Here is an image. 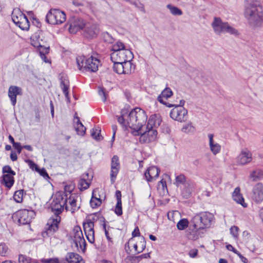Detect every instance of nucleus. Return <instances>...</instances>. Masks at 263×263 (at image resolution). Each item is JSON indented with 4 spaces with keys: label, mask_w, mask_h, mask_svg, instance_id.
Masks as SVG:
<instances>
[{
    "label": "nucleus",
    "mask_w": 263,
    "mask_h": 263,
    "mask_svg": "<svg viewBox=\"0 0 263 263\" xmlns=\"http://www.w3.org/2000/svg\"><path fill=\"white\" fill-rule=\"evenodd\" d=\"M22 95V89L16 86H10L8 90V96L11 100V104L15 106L16 103V96Z\"/></svg>",
    "instance_id": "obj_19"
},
{
    "label": "nucleus",
    "mask_w": 263,
    "mask_h": 263,
    "mask_svg": "<svg viewBox=\"0 0 263 263\" xmlns=\"http://www.w3.org/2000/svg\"><path fill=\"white\" fill-rule=\"evenodd\" d=\"M117 117L118 122L124 129H127L129 127L137 132L142 130L147 118L145 111L138 107L130 111L123 109L121 111V116Z\"/></svg>",
    "instance_id": "obj_1"
},
{
    "label": "nucleus",
    "mask_w": 263,
    "mask_h": 263,
    "mask_svg": "<svg viewBox=\"0 0 263 263\" xmlns=\"http://www.w3.org/2000/svg\"><path fill=\"white\" fill-rule=\"evenodd\" d=\"M72 237L76 247L80 248L83 252L86 249V243L84 238L81 228L80 226H75L72 230Z\"/></svg>",
    "instance_id": "obj_12"
},
{
    "label": "nucleus",
    "mask_w": 263,
    "mask_h": 263,
    "mask_svg": "<svg viewBox=\"0 0 263 263\" xmlns=\"http://www.w3.org/2000/svg\"><path fill=\"white\" fill-rule=\"evenodd\" d=\"M10 158L12 161H15L17 160V156L16 154L14 152H11L10 154Z\"/></svg>",
    "instance_id": "obj_62"
},
{
    "label": "nucleus",
    "mask_w": 263,
    "mask_h": 263,
    "mask_svg": "<svg viewBox=\"0 0 263 263\" xmlns=\"http://www.w3.org/2000/svg\"><path fill=\"white\" fill-rule=\"evenodd\" d=\"M195 131V127L192 125L191 123H187L183 125L182 128V132L185 133H193Z\"/></svg>",
    "instance_id": "obj_42"
},
{
    "label": "nucleus",
    "mask_w": 263,
    "mask_h": 263,
    "mask_svg": "<svg viewBox=\"0 0 263 263\" xmlns=\"http://www.w3.org/2000/svg\"><path fill=\"white\" fill-rule=\"evenodd\" d=\"M10 252L8 246L5 242L0 243V255L2 256L7 257Z\"/></svg>",
    "instance_id": "obj_35"
},
{
    "label": "nucleus",
    "mask_w": 263,
    "mask_h": 263,
    "mask_svg": "<svg viewBox=\"0 0 263 263\" xmlns=\"http://www.w3.org/2000/svg\"><path fill=\"white\" fill-rule=\"evenodd\" d=\"M100 132L101 130L99 129V127H98V128H92L91 131V137L97 140H100L101 139Z\"/></svg>",
    "instance_id": "obj_45"
},
{
    "label": "nucleus",
    "mask_w": 263,
    "mask_h": 263,
    "mask_svg": "<svg viewBox=\"0 0 263 263\" xmlns=\"http://www.w3.org/2000/svg\"><path fill=\"white\" fill-rule=\"evenodd\" d=\"M36 172H38L41 176L44 177H49L46 171V170L44 168H42L40 169L39 167H38L37 171H35Z\"/></svg>",
    "instance_id": "obj_54"
},
{
    "label": "nucleus",
    "mask_w": 263,
    "mask_h": 263,
    "mask_svg": "<svg viewBox=\"0 0 263 263\" xmlns=\"http://www.w3.org/2000/svg\"><path fill=\"white\" fill-rule=\"evenodd\" d=\"M46 41L41 31L36 32L31 37V45L37 48L41 59L45 62L48 63L46 54L49 52V46H46Z\"/></svg>",
    "instance_id": "obj_4"
},
{
    "label": "nucleus",
    "mask_w": 263,
    "mask_h": 263,
    "mask_svg": "<svg viewBox=\"0 0 263 263\" xmlns=\"http://www.w3.org/2000/svg\"><path fill=\"white\" fill-rule=\"evenodd\" d=\"M252 154L249 151H242L237 157L236 162L239 165H245L252 161Z\"/></svg>",
    "instance_id": "obj_18"
},
{
    "label": "nucleus",
    "mask_w": 263,
    "mask_h": 263,
    "mask_svg": "<svg viewBox=\"0 0 263 263\" xmlns=\"http://www.w3.org/2000/svg\"><path fill=\"white\" fill-rule=\"evenodd\" d=\"M120 163L119 158L115 155L111 159V172H110V181L112 184L114 183L116 177L120 170Z\"/></svg>",
    "instance_id": "obj_15"
},
{
    "label": "nucleus",
    "mask_w": 263,
    "mask_h": 263,
    "mask_svg": "<svg viewBox=\"0 0 263 263\" xmlns=\"http://www.w3.org/2000/svg\"><path fill=\"white\" fill-rule=\"evenodd\" d=\"M252 199L256 203H260L263 200V185L257 183L253 188Z\"/></svg>",
    "instance_id": "obj_16"
},
{
    "label": "nucleus",
    "mask_w": 263,
    "mask_h": 263,
    "mask_svg": "<svg viewBox=\"0 0 263 263\" xmlns=\"http://www.w3.org/2000/svg\"><path fill=\"white\" fill-rule=\"evenodd\" d=\"M18 262L19 263H36V261L32 260L29 257L22 254L19 255Z\"/></svg>",
    "instance_id": "obj_40"
},
{
    "label": "nucleus",
    "mask_w": 263,
    "mask_h": 263,
    "mask_svg": "<svg viewBox=\"0 0 263 263\" xmlns=\"http://www.w3.org/2000/svg\"><path fill=\"white\" fill-rule=\"evenodd\" d=\"M188 180L184 175L181 174L176 176L174 184L177 187H180L185 184Z\"/></svg>",
    "instance_id": "obj_32"
},
{
    "label": "nucleus",
    "mask_w": 263,
    "mask_h": 263,
    "mask_svg": "<svg viewBox=\"0 0 263 263\" xmlns=\"http://www.w3.org/2000/svg\"><path fill=\"white\" fill-rule=\"evenodd\" d=\"M88 241L91 243H93L95 242V232L94 230L92 229L89 231H84Z\"/></svg>",
    "instance_id": "obj_43"
},
{
    "label": "nucleus",
    "mask_w": 263,
    "mask_h": 263,
    "mask_svg": "<svg viewBox=\"0 0 263 263\" xmlns=\"http://www.w3.org/2000/svg\"><path fill=\"white\" fill-rule=\"evenodd\" d=\"M115 213L118 216H121L122 214V202H117L115 206Z\"/></svg>",
    "instance_id": "obj_49"
},
{
    "label": "nucleus",
    "mask_w": 263,
    "mask_h": 263,
    "mask_svg": "<svg viewBox=\"0 0 263 263\" xmlns=\"http://www.w3.org/2000/svg\"><path fill=\"white\" fill-rule=\"evenodd\" d=\"M13 146L17 151L18 154H20L21 153L23 146H21L20 143L16 142L15 143H14Z\"/></svg>",
    "instance_id": "obj_56"
},
{
    "label": "nucleus",
    "mask_w": 263,
    "mask_h": 263,
    "mask_svg": "<svg viewBox=\"0 0 263 263\" xmlns=\"http://www.w3.org/2000/svg\"><path fill=\"white\" fill-rule=\"evenodd\" d=\"M139 241L137 242L138 247L139 248L138 253L142 252L145 248L146 241L144 237H141L139 238Z\"/></svg>",
    "instance_id": "obj_44"
},
{
    "label": "nucleus",
    "mask_w": 263,
    "mask_h": 263,
    "mask_svg": "<svg viewBox=\"0 0 263 263\" xmlns=\"http://www.w3.org/2000/svg\"><path fill=\"white\" fill-rule=\"evenodd\" d=\"M28 164L30 168L33 170L37 171L39 166L31 160H28Z\"/></svg>",
    "instance_id": "obj_57"
},
{
    "label": "nucleus",
    "mask_w": 263,
    "mask_h": 263,
    "mask_svg": "<svg viewBox=\"0 0 263 263\" xmlns=\"http://www.w3.org/2000/svg\"><path fill=\"white\" fill-rule=\"evenodd\" d=\"M189 224L188 220L186 218H183L178 222L177 227L179 230H183L188 227Z\"/></svg>",
    "instance_id": "obj_39"
},
{
    "label": "nucleus",
    "mask_w": 263,
    "mask_h": 263,
    "mask_svg": "<svg viewBox=\"0 0 263 263\" xmlns=\"http://www.w3.org/2000/svg\"><path fill=\"white\" fill-rule=\"evenodd\" d=\"M238 228L236 226H233L230 229V233L231 234H232V235L236 238L237 237L238 235Z\"/></svg>",
    "instance_id": "obj_52"
},
{
    "label": "nucleus",
    "mask_w": 263,
    "mask_h": 263,
    "mask_svg": "<svg viewBox=\"0 0 263 263\" xmlns=\"http://www.w3.org/2000/svg\"><path fill=\"white\" fill-rule=\"evenodd\" d=\"M198 250L196 249L191 250L189 252V255L192 258H195L198 254Z\"/></svg>",
    "instance_id": "obj_55"
},
{
    "label": "nucleus",
    "mask_w": 263,
    "mask_h": 263,
    "mask_svg": "<svg viewBox=\"0 0 263 263\" xmlns=\"http://www.w3.org/2000/svg\"><path fill=\"white\" fill-rule=\"evenodd\" d=\"M212 26L215 32L217 34L222 33H229L233 35L238 34L237 30L230 26L227 22H223L219 17H214Z\"/></svg>",
    "instance_id": "obj_8"
},
{
    "label": "nucleus",
    "mask_w": 263,
    "mask_h": 263,
    "mask_svg": "<svg viewBox=\"0 0 263 263\" xmlns=\"http://www.w3.org/2000/svg\"><path fill=\"white\" fill-rule=\"evenodd\" d=\"M195 185L194 182L191 180H188L187 182L183 185L181 189V194L186 199L188 198L191 195L194 190Z\"/></svg>",
    "instance_id": "obj_23"
},
{
    "label": "nucleus",
    "mask_w": 263,
    "mask_h": 263,
    "mask_svg": "<svg viewBox=\"0 0 263 263\" xmlns=\"http://www.w3.org/2000/svg\"><path fill=\"white\" fill-rule=\"evenodd\" d=\"M213 219L214 215L208 212H200L196 214L190 221L189 238L192 240L198 239V231L209 228Z\"/></svg>",
    "instance_id": "obj_2"
},
{
    "label": "nucleus",
    "mask_w": 263,
    "mask_h": 263,
    "mask_svg": "<svg viewBox=\"0 0 263 263\" xmlns=\"http://www.w3.org/2000/svg\"><path fill=\"white\" fill-rule=\"evenodd\" d=\"M210 148L212 153L215 155L219 153L221 150V146L217 143L210 145Z\"/></svg>",
    "instance_id": "obj_46"
},
{
    "label": "nucleus",
    "mask_w": 263,
    "mask_h": 263,
    "mask_svg": "<svg viewBox=\"0 0 263 263\" xmlns=\"http://www.w3.org/2000/svg\"><path fill=\"white\" fill-rule=\"evenodd\" d=\"M67 194L63 192H57L51 203L52 211L55 215H58L62 212L64 209H65L66 203L67 200Z\"/></svg>",
    "instance_id": "obj_7"
},
{
    "label": "nucleus",
    "mask_w": 263,
    "mask_h": 263,
    "mask_svg": "<svg viewBox=\"0 0 263 263\" xmlns=\"http://www.w3.org/2000/svg\"><path fill=\"white\" fill-rule=\"evenodd\" d=\"M11 17L13 23L23 30H28L29 28L30 24L25 14H24L19 9H14Z\"/></svg>",
    "instance_id": "obj_9"
},
{
    "label": "nucleus",
    "mask_w": 263,
    "mask_h": 263,
    "mask_svg": "<svg viewBox=\"0 0 263 263\" xmlns=\"http://www.w3.org/2000/svg\"><path fill=\"white\" fill-rule=\"evenodd\" d=\"M2 172L4 174H5L6 173L11 175H15L16 174L15 172L12 170L11 167L9 165H5L3 166Z\"/></svg>",
    "instance_id": "obj_48"
},
{
    "label": "nucleus",
    "mask_w": 263,
    "mask_h": 263,
    "mask_svg": "<svg viewBox=\"0 0 263 263\" xmlns=\"http://www.w3.org/2000/svg\"><path fill=\"white\" fill-rule=\"evenodd\" d=\"M98 93L101 97L102 100L103 102H105L107 98V94L105 92V89L103 88H99Z\"/></svg>",
    "instance_id": "obj_50"
},
{
    "label": "nucleus",
    "mask_w": 263,
    "mask_h": 263,
    "mask_svg": "<svg viewBox=\"0 0 263 263\" xmlns=\"http://www.w3.org/2000/svg\"><path fill=\"white\" fill-rule=\"evenodd\" d=\"M226 248L228 250L233 252L236 254L239 253V251L235 249L231 245H227Z\"/></svg>",
    "instance_id": "obj_59"
},
{
    "label": "nucleus",
    "mask_w": 263,
    "mask_h": 263,
    "mask_svg": "<svg viewBox=\"0 0 263 263\" xmlns=\"http://www.w3.org/2000/svg\"><path fill=\"white\" fill-rule=\"evenodd\" d=\"M60 221L61 217L58 215H55L54 218L50 219L47 223V231L48 233L56 232L58 230L59 223Z\"/></svg>",
    "instance_id": "obj_24"
},
{
    "label": "nucleus",
    "mask_w": 263,
    "mask_h": 263,
    "mask_svg": "<svg viewBox=\"0 0 263 263\" xmlns=\"http://www.w3.org/2000/svg\"><path fill=\"white\" fill-rule=\"evenodd\" d=\"M47 23L51 25H60L66 21V14L59 9H51L46 16Z\"/></svg>",
    "instance_id": "obj_10"
},
{
    "label": "nucleus",
    "mask_w": 263,
    "mask_h": 263,
    "mask_svg": "<svg viewBox=\"0 0 263 263\" xmlns=\"http://www.w3.org/2000/svg\"><path fill=\"white\" fill-rule=\"evenodd\" d=\"M14 176L10 174H4L3 175L2 183L6 187L10 189L14 183Z\"/></svg>",
    "instance_id": "obj_28"
},
{
    "label": "nucleus",
    "mask_w": 263,
    "mask_h": 263,
    "mask_svg": "<svg viewBox=\"0 0 263 263\" xmlns=\"http://www.w3.org/2000/svg\"><path fill=\"white\" fill-rule=\"evenodd\" d=\"M99 29L96 24H86L85 35L87 37H95L99 33Z\"/></svg>",
    "instance_id": "obj_25"
},
{
    "label": "nucleus",
    "mask_w": 263,
    "mask_h": 263,
    "mask_svg": "<svg viewBox=\"0 0 263 263\" xmlns=\"http://www.w3.org/2000/svg\"><path fill=\"white\" fill-rule=\"evenodd\" d=\"M170 117L178 122H185L188 118V111L183 107H175L170 112Z\"/></svg>",
    "instance_id": "obj_14"
},
{
    "label": "nucleus",
    "mask_w": 263,
    "mask_h": 263,
    "mask_svg": "<svg viewBox=\"0 0 263 263\" xmlns=\"http://www.w3.org/2000/svg\"><path fill=\"white\" fill-rule=\"evenodd\" d=\"M131 61H126L123 62L124 74H129L133 70V65L130 62Z\"/></svg>",
    "instance_id": "obj_38"
},
{
    "label": "nucleus",
    "mask_w": 263,
    "mask_h": 263,
    "mask_svg": "<svg viewBox=\"0 0 263 263\" xmlns=\"http://www.w3.org/2000/svg\"><path fill=\"white\" fill-rule=\"evenodd\" d=\"M60 79L61 81L60 87L68 102L70 101L68 89L69 88V82L66 76L61 74Z\"/></svg>",
    "instance_id": "obj_21"
},
{
    "label": "nucleus",
    "mask_w": 263,
    "mask_h": 263,
    "mask_svg": "<svg viewBox=\"0 0 263 263\" xmlns=\"http://www.w3.org/2000/svg\"><path fill=\"white\" fill-rule=\"evenodd\" d=\"M134 58L132 52L129 49L121 50L116 52H112L110 54L111 61L125 62L132 61Z\"/></svg>",
    "instance_id": "obj_13"
},
{
    "label": "nucleus",
    "mask_w": 263,
    "mask_h": 263,
    "mask_svg": "<svg viewBox=\"0 0 263 263\" xmlns=\"http://www.w3.org/2000/svg\"><path fill=\"white\" fill-rule=\"evenodd\" d=\"M114 63L113 69L118 74H124L123 64L122 62L111 61Z\"/></svg>",
    "instance_id": "obj_33"
},
{
    "label": "nucleus",
    "mask_w": 263,
    "mask_h": 263,
    "mask_svg": "<svg viewBox=\"0 0 263 263\" xmlns=\"http://www.w3.org/2000/svg\"><path fill=\"white\" fill-rule=\"evenodd\" d=\"M25 194L24 190L16 191L13 195L14 200L17 203H21L23 201L24 194Z\"/></svg>",
    "instance_id": "obj_37"
},
{
    "label": "nucleus",
    "mask_w": 263,
    "mask_h": 263,
    "mask_svg": "<svg viewBox=\"0 0 263 263\" xmlns=\"http://www.w3.org/2000/svg\"><path fill=\"white\" fill-rule=\"evenodd\" d=\"M208 137L209 139V146L213 144V143H215L214 140H213V137H214L213 134H209Z\"/></svg>",
    "instance_id": "obj_64"
},
{
    "label": "nucleus",
    "mask_w": 263,
    "mask_h": 263,
    "mask_svg": "<svg viewBox=\"0 0 263 263\" xmlns=\"http://www.w3.org/2000/svg\"><path fill=\"white\" fill-rule=\"evenodd\" d=\"M35 215V213L33 210L24 209L17 211L13 216L17 219L19 224L25 225L29 224Z\"/></svg>",
    "instance_id": "obj_11"
},
{
    "label": "nucleus",
    "mask_w": 263,
    "mask_h": 263,
    "mask_svg": "<svg viewBox=\"0 0 263 263\" xmlns=\"http://www.w3.org/2000/svg\"><path fill=\"white\" fill-rule=\"evenodd\" d=\"M85 26L86 23L83 19L77 18L70 24L69 31L71 33H76L79 30L83 29Z\"/></svg>",
    "instance_id": "obj_20"
},
{
    "label": "nucleus",
    "mask_w": 263,
    "mask_h": 263,
    "mask_svg": "<svg viewBox=\"0 0 263 263\" xmlns=\"http://www.w3.org/2000/svg\"><path fill=\"white\" fill-rule=\"evenodd\" d=\"M103 229L104 230L106 238L110 242V243L108 245V246H110L111 245V244H112V239H111V238L110 237V236L109 235L108 231L106 230V224L105 223L103 224Z\"/></svg>",
    "instance_id": "obj_53"
},
{
    "label": "nucleus",
    "mask_w": 263,
    "mask_h": 263,
    "mask_svg": "<svg viewBox=\"0 0 263 263\" xmlns=\"http://www.w3.org/2000/svg\"><path fill=\"white\" fill-rule=\"evenodd\" d=\"M94 223L93 222L90 221L87 223L83 224V228L84 231H89L90 230L93 229Z\"/></svg>",
    "instance_id": "obj_51"
},
{
    "label": "nucleus",
    "mask_w": 263,
    "mask_h": 263,
    "mask_svg": "<svg viewBox=\"0 0 263 263\" xmlns=\"http://www.w3.org/2000/svg\"><path fill=\"white\" fill-rule=\"evenodd\" d=\"M244 14L249 23L258 26L262 20V8L258 0H246Z\"/></svg>",
    "instance_id": "obj_3"
},
{
    "label": "nucleus",
    "mask_w": 263,
    "mask_h": 263,
    "mask_svg": "<svg viewBox=\"0 0 263 263\" xmlns=\"http://www.w3.org/2000/svg\"><path fill=\"white\" fill-rule=\"evenodd\" d=\"M134 241L133 238H131L129 239L128 241L127 242L125 245V249L126 250V251L129 253L128 252V251H130V247H129V243H132V242H133Z\"/></svg>",
    "instance_id": "obj_58"
},
{
    "label": "nucleus",
    "mask_w": 263,
    "mask_h": 263,
    "mask_svg": "<svg viewBox=\"0 0 263 263\" xmlns=\"http://www.w3.org/2000/svg\"><path fill=\"white\" fill-rule=\"evenodd\" d=\"M102 201L100 198L92 197L90 201V204L92 208H96L100 206Z\"/></svg>",
    "instance_id": "obj_47"
},
{
    "label": "nucleus",
    "mask_w": 263,
    "mask_h": 263,
    "mask_svg": "<svg viewBox=\"0 0 263 263\" xmlns=\"http://www.w3.org/2000/svg\"><path fill=\"white\" fill-rule=\"evenodd\" d=\"M263 177V171L260 170H256L253 171L250 175V178L253 181H257Z\"/></svg>",
    "instance_id": "obj_34"
},
{
    "label": "nucleus",
    "mask_w": 263,
    "mask_h": 263,
    "mask_svg": "<svg viewBox=\"0 0 263 263\" xmlns=\"http://www.w3.org/2000/svg\"><path fill=\"white\" fill-rule=\"evenodd\" d=\"M66 260L68 263H84L81 256L73 252L67 253Z\"/></svg>",
    "instance_id": "obj_27"
},
{
    "label": "nucleus",
    "mask_w": 263,
    "mask_h": 263,
    "mask_svg": "<svg viewBox=\"0 0 263 263\" xmlns=\"http://www.w3.org/2000/svg\"><path fill=\"white\" fill-rule=\"evenodd\" d=\"M126 49L125 48L124 44L120 41H118L114 45H113L112 48L113 52H116L119 50Z\"/></svg>",
    "instance_id": "obj_41"
},
{
    "label": "nucleus",
    "mask_w": 263,
    "mask_h": 263,
    "mask_svg": "<svg viewBox=\"0 0 263 263\" xmlns=\"http://www.w3.org/2000/svg\"><path fill=\"white\" fill-rule=\"evenodd\" d=\"M89 174L85 173L82 176V178L80 179L79 182V185L80 189L86 190L89 186V183L86 180V178H88Z\"/></svg>",
    "instance_id": "obj_31"
},
{
    "label": "nucleus",
    "mask_w": 263,
    "mask_h": 263,
    "mask_svg": "<svg viewBox=\"0 0 263 263\" xmlns=\"http://www.w3.org/2000/svg\"><path fill=\"white\" fill-rule=\"evenodd\" d=\"M160 170L155 166L149 167L144 173V178L147 182L153 181L159 176Z\"/></svg>",
    "instance_id": "obj_17"
},
{
    "label": "nucleus",
    "mask_w": 263,
    "mask_h": 263,
    "mask_svg": "<svg viewBox=\"0 0 263 263\" xmlns=\"http://www.w3.org/2000/svg\"><path fill=\"white\" fill-rule=\"evenodd\" d=\"M157 123L153 121V117H151L148 122L146 127V130L144 132L142 129L138 132V135H140V141L143 143H149L155 141L157 138V131L153 127L152 125L155 126Z\"/></svg>",
    "instance_id": "obj_5"
},
{
    "label": "nucleus",
    "mask_w": 263,
    "mask_h": 263,
    "mask_svg": "<svg viewBox=\"0 0 263 263\" xmlns=\"http://www.w3.org/2000/svg\"><path fill=\"white\" fill-rule=\"evenodd\" d=\"M74 118L77 119V123L74 125L77 134L80 136H84L86 130V127L81 123L78 117H74Z\"/></svg>",
    "instance_id": "obj_30"
},
{
    "label": "nucleus",
    "mask_w": 263,
    "mask_h": 263,
    "mask_svg": "<svg viewBox=\"0 0 263 263\" xmlns=\"http://www.w3.org/2000/svg\"><path fill=\"white\" fill-rule=\"evenodd\" d=\"M116 196L117 198V202H122L121 201V193L120 191H117L116 192Z\"/></svg>",
    "instance_id": "obj_63"
},
{
    "label": "nucleus",
    "mask_w": 263,
    "mask_h": 263,
    "mask_svg": "<svg viewBox=\"0 0 263 263\" xmlns=\"http://www.w3.org/2000/svg\"><path fill=\"white\" fill-rule=\"evenodd\" d=\"M79 198L78 196L76 195H70L69 197V205L68 206L66 204L65 209L66 210L69 211L71 212V213H74L75 212L77 211L80 208V205H78L77 204L78 198Z\"/></svg>",
    "instance_id": "obj_22"
},
{
    "label": "nucleus",
    "mask_w": 263,
    "mask_h": 263,
    "mask_svg": "<svg viewBox=\"0 0 263 263\" xmlns=\"http://www.w3.org/2000/svg\"><path fill=\"white\" fill-rule=\"evenodd\" d=\"M77 63L80 70L83 68L86 71L96 72L98 69L100 61L92 56L88 59L84 57H80L77 58Z\"/></svg>",
    "instance_id": "obj_6"
},
{
    "label": "nucleus",
    "mask_w": 263,
    "mask_h": 263,
    "mask_svg": "<svg viewBox=\"0 0 263 263\" xmlns=\"http://www.w3.org/2000/svg\"><path fill=\"white\" fill-rule=\"evenodd\" d=\"M240 190L239 187H237L235 189L232 194L233 199L237 203L241 204L243 207L246 208L247 204L245 202L244 198L242 195L240 193Z\"/></svg>",
    "instance_id": "obj_26"
},
{
    "label": "nucleus",
    "mask_w": 263,
    "mask_h": 263,
    "mask_svg": "<svg viewBox=\"0 0 263 263\" xmlns=\"http://www.w3.org/2000/svg\"><path fill=\"white\" fill-rule=\"evenodd\" d=\"M166 7L170 10L172 14L174 15L180 16L182 14V10L176 6H174L171 4H168Z\"/></svg>",
    "instance_id": "obj_36"
},
{
    "label": "nucleus",
    "mask_w": 263,
    "mask_h": 263,
    "mask_svg": "<svg viewBox=\"0 0 263 263\" xmlns=\"http://www.w3.org/2000/svg\"><path fill=\"white\" fill-rule=\"evenodd\" d=\"M140 234V233L139 228H138V227H137L135 229L134 231L132 232L133 237H136V236H139Z\"/></svg>",
    "instance_id": "obj_60"
},
{
    "label": "nucleus",
    "mask_w": 263,
    "mask_h": 263,
    "mask_svg": "<svg viewBox=\"0 0 263 263\" xmlns=\"http://www.w3.org/2000/svg\"><path fill=\"white\" fill-rule=\"evenodd\" d=\"M237 255L239 257L242 262H243V263H248V260L247 258L242 256L239 252Z\"/></svg>",
    "instance_id": "obj_61"
},
{
    "label": "nucleus",
    "mask_w": 263,
    "mask_h": 263,
    "mask_svg": "<svg viewBox=\"0 0 263 263\" xmlns=\"http://www.w3.org/2000/svg\"><path fill=\"white\" fill-rule=\"evenodd\" d=\"M173 95V91L169 87H166L162 92L161 93L158 97L157 100L162 104H166V102H164L163 98L168 99Z\"/></svg>",
    "instance_id": "obj_29"
}]
</instances>
